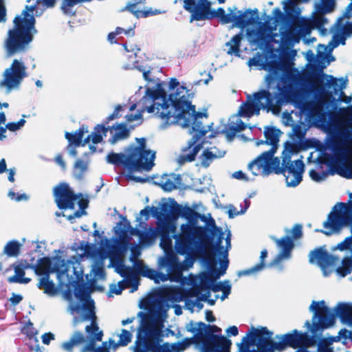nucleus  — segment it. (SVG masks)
I'll return each instance as SVG.
<instances>
[{
  "label": "nucleus",
  "mask_w": 352,
  "mask_h": 352,
  "mask_svg": "<svg viewBox=\"0 0 352 352\" xmlns=\"http://www.w3.org/2000/svg\"><path fill=\"white\" fill-rule=\"evenodd\" d=\"M164 12H165L164 10L161 11L157 9L153 10L151 8H146L144 7V12H143L142 17H147L150 15H156V14H162Z\"/></svg>",
  "instance_id": "56"
},
{
  "label": "nucleus",
  "mask_w": 352,
  "mask_h": 352,
  "mask_svg": "<svg viewBox=\"0 0 352 352\" xmlns=\"http://www.w3.org/2000/svg\"><path fill=\"white\" fill-rule=\"evenodd\" d=\"M265 140H261L256 142V145L259 146L264 143L271 146L270 150H272L276 153L279 142V138L282 134V132L275 126H266L263 130Z\"/></svg>",
  "instance_id": "27"
},
{
  "label": "nucleus",
  "mask_w": 352,
  "mask_h": 352,
  "mask_svg": "<svg viewBox=\"0 0 352 352\" xmlns=\"http://www.w3.org/2000/svg\"><path fill=\"white\" fill-rule=\"evenodd\" d=\"M74 296L76 301L68 298L69 306L68 311L73 314L74 312L80 314V317H75L73 320L74 326L78 323L91 320L90 324L87 325L85 331L87 333V344L81 349L80 352H109L106 342H103L100 346L96 347L97 342L102 341L103 333L100 329L96 322L95 312V303L91 298L89 289L85 285H80L75 289Z\"/></svg>",
  "instance_id": "7"
},
{
  "label": "nucleus",
  "mask_w": 352,
  "mask_h": 352,
  "mask_svg": "<svg viewBox=\"0 0 352 352\" xmlns=\"http://www.w3.org/2000/svg\"><path fill=\"white\" fill-rule=\"evenodd\" d=\"M305 133L306 129L302 123L294 124L292 125V130L289 136L293 141H300L305 137Z\"/></svg>",
  "instance_id": "40"
},
{
  "label": "nucleus",
  "mask_w": 352,
  "mask_h": 352,
  "mask_svg": "<svg viewBox=\"0 0 352 352\" xmlns=\"http://www.w3.org/2000/svg\"><path fill=\"white\" fill-rule=\"evenodd\" d=\"M329 133L331 135L327 144L332 153L331 162L336 166L344 164L352 153V126L333 124Z\"/></svg>",
  "instance_id": "14"
},
{
  "label": "nucleus",
  "mask_w": 352,
  "mask_h": 352,
  "mask_svg": "<svg viewBox=\"0 0 352 352\" xmlns=\"http://www.w3.org/2000/svg\"><path fill=\"white\" fill-rule=\"evenodd\" d=\"M261 271H263L262 264H256L249 269L238 271L236 274L239 277L244 276H256Z\"/></svg>",
  "instance_id": "45"
},
{
  "label": "nucleus",
  "mask_w": 352,
  "mask_h": 352,
  "mask_svg": "<svg viewBox=\"0 0 352 352\" xmlns=\"http://www.w3.org/2000/svg\"><path fill=\"white\" fill-rule=\"evenodd\" d=\"M123 106L118 104L115 107L114 111L107 118V121H111L118 117L120 111L122 110Z\"/></svg>",
  "instance_id": "58"
},
{
  "label": "nucleus",
  "mask_w": 352,
  "mask_h": 352,
  "mask_svg": "<svg viewBox=\"0 0 352 352\" xmlns=\"http://www.w3.org/2000/svg\"><path fill=\"white\" fill-rule=\"evenodd\" d=\"M248 334H252L257 338L256 345L258 352H274L275 351L280 352L287 346H299L307 338L305 334H302L300 331L294 329L290 333L277 335L276 339L278 341L273 340H272L273 333L265 327H261L259 329L252 327Z\"/></svg>",
  "instance_id": "12"
},
{
  "label": "nucleus",
  "mask_w": 352,
  "mask_h": 352,
  "mask_svg": "<svg viewBox=\"0 0 352 352\" xmlns=\"http://www.w3.org/2000/svg\"><path fill=\"white\" fill-rule=\"evenodd\" d=\"M220 297L221 296L219 294H215L212 298L210 294V291H208L207 292L201 294V300L207 302L210 305H214L216 300L218 298H220Z\"/></svg>",
  "instance_id": "49"
},
{
  "label": "nucleus",
  "mask_w": 352,
  "mask_h": 352,
  "mask_svg": "<svg viewBox=\"0 0 352 352\" xmlns=\"http://www.w3.org/2000/svg\"><path fill=\"white\" fill-rule=\"evenodd\" d=\"M116 272L124 278L122 280L123 283L126 288H131V292H134L138 288L140 285V278L138 275H140L135 269V264L133 267L126 266L120 261L116 266Z\"/></svg>",
  "instance_id": "26"
},
{
  "label": "nucleus",
  "mask_w": 352,
  "mask_h": 352,
  "mask_svg": "<svg viewBox=\"0 0 352 352\" xmlns=\"http://www.w3.org/2000/svg\"><path fill=\"white\" fill-rule=\"evenodd\" d=\"M125 289L123 281H119L117 284H111L109 287V292L113 294L119 295Z\"/></svg>",
  "instance_id": "51"
},
{
  "label": "nucleus",
  "mask_w": 352,
  "mask_h": 352,
  "mask_svg": "<svg viewBox=\"0 0 352 352\" xmlns=\"http://www.w3.org/2000/svg\"><path fill=\"white\" fill-rule=\"evenodd\" d=\"M31 0H27L30 2ZM36 5L25 6L20 15L15 16L13 23L14 28L8 32L4 47L8 56L25 52L32 41L34 35L37 32L34 25V12L40 16L43 10L38 12V6L43 5L46 8L53 7L55 0H36Z\"/></svg>",
  "instance_id": "8"
},
{
  "label": "nucleus",
  "mask_w": 352,
  "mask_h": 352,
  "mask_svg": "<svg viewBox=\"0 0 352 352\" xmlns=\"http://www.w3.org/2000/svg\"><path fill=\"white\" fill-rule=\"evenodd\" d=\"M81 344H87V336L85 337L81 332L76 331L69 340L61 344V348L66 352H73L74 348Z\"/></svg>",
  "instance_id": "31"
},
{
  "label": "nucleus",
  "mask_w": 352,
  "mask_h": 352,
  "mask_svg": "<svg viewBox=\"0 0 352 352\" xmlns=\"http://www.w3.org/2000/svg\"><path fill=\"white\" fill-rule=\"evenodd\" d=\"M5 172H7L8 173V179L9 182H14V175L16 174V168L14 167L13 168H10L9 169H8L6 168V170Z\"/></svg>",
  "instance_id": "63"
},
{
  "label": "nucleus",
  "mask_w": 352,
  "mask_h": 352,
  "mask_svg": "<svg viewBox=\"0 0 352 352\" xmlns=\"http://www.w3.org/2000/svg\"><path fill=\"white\" fill-rule=\"evenodd\" d=\"M25 123L26 120L24 118H21L17 122H10L6 123L5 128H0V141H3L7 139V130L11 132H16L21 130Z\"/></svg>",
  "instance_id": "35"
},
{
  "label": "nucleus",
  "mask_w": 352,
  "mask_h": 352,
  "mask_svg": "<svg viewBox=\"0 0 352 352\" xmlns=\"http://www.w3.org/2000/svg\"><path fill=\"white\" fill-rule=\"evenodd\" d=\"M274 154L272 150L264 151L248 164V170L251 171L253 176L266 177L271 173H276L278 157H275Z\"/></svg>",
  "instance_id": "22"
},
{
  "label": "nucleus",
  "mask_w": 352,
  "mask_h": 352,
  "mask_svg": "<svg viewBox=\"0 0 352 352\" xmlns=\"http://www.w3.org/2000/svg\"><path fill=\"white\" fill-rule=\"evenodd\" d=\"M25 272L24 270L19 265L15 267L14 274L12 276L8 277V280L9 283H28L31 279L29 278L24 277Z\"/></svg>",
  "instance_id": "39"
},
{
  "label": "nucleus",
  "mask_w": 352,
  "mask_h": 352,
  "mask_svg": "<svg viewBox=\"0 0 352 352\" xmlns=\"http://www.w3.org/2000/svg\"><path fill=\"white\" fill-rule=\"evenodd\" d=\"M156 152L146 148L145 138H136V142L124 149V153H111L107 161L112 164H122L132 171H149L154 166Z\"/></svg>",
  "instance_id": "11"
},
{
  "label": "nucleus",
  "mask_w": 352,
  "mask_h": 352,
  "mask_svg": "<svg viewBox=\"0 0 352 352\" xmlns=\"http://www.w3.org/2000/svg\"><path fill=\"white\" fill-rule=\"evenodd\" d=\"M22 299L23 297L20 294L12 293V296L10 298V300L13 305H16L19 304L22 300Z\"/></svg>",
  "instance_id": "62"
},
{
  "label": "nucleus",
  "mask_w": 352,
  "mask_h": 352,
  "mask_svg": "<svg viewBox=\"0 0 352 352\" xmlns=\"http://www.w3.org/2000/svg\"><path fill=\"white\" fill-rule=\"evenodd\" d=\"M333 34L330 43V50H333L340 44L345 45L347 36H352V1L346 8L342 17L331 28Z\"/></svg>",
  "instance_id": "20"
},
{
  "label": "nucleus",
  "mask_w": 352,
  "mask_h": 352,
  "mask_svg": "<svg viewBox=\"0 0 352 352\" xmlns=\"http://www.w3.org/2000/svg\"><path fill=\"white\" fill-rule=\"evenodd\" d=\"M220 297L221 296L219 294H215L212 298L210 294V291H208L207 292L201 294V300L207 302L210 305H214L216 300L218 298H220Z\"/></svg>",
  "instance_id": "50"
},
{
  "label": "nucleus",
  "mask_w": 352,
  "mask_h": 352,
  "mask_svg": "<svg viewBox=\"0 0 352 352\" xmlns=\"http://www.w3.org/2000/svg\"><path fill=\"white\" fill-rule=\"evenodd\" d=\"M188 292L181 287H170L166 292V298L171 302H186Z\"/></svg>",
  "instance_id": "32"
},
{
  "label": "nucleus",
  "mask_w": 352,
  "mask_h": 352,
  "mask_svg": "<svg viewBox=\"0 0 352 352\" xmlns=\"http://www.w3.org/2000/svg\"><path fill=\"white\" fill-rule=\"evenodd\" d=\"M286 234L278 239L274 236H270V239L276 243L279 249V253L268 265V267H274L278 272L284 270L283 261L289 260L292 257V251L294 247V241L299 239L302 235V226L295 224L292 229L285 230ZM267 256V250H263L260 255V262L258 264H262L263 270L267 267L265 260Z\"/></svg>",
  "instance_id": "15"
},
{
  "label": "nucleus",
  "mask_w": 352,
  "mask_h": 352,
  "mask_svg": "<svg viewBox=\"0 0 352 352\" xmlns=\"http://www.w3.org/2000/svg\"><path fill=\"white\" fill-rule=\"evenodd\" d=\"M91 275L95 280H103L105 278V272L102 261L95 263L91 270Z\"/></svg>",
  "instance_id": "42"
},
{
  "label": "nucleus",
  "mask_w": 352,
  "mask_h": 352,
  "mask_svg": "<svg viewBox=\"0 0 352 352\" xmlns=\"http://www.w3.org/2000/svg\"><path fill=\"white\" fill-rule=\"evenodd\" d=\"M54 196L60 209H74L76 204L78 206L79 210L67 216V219L72 221L86 214L85 209L89 204L87 197H84L82 193L74 194L68 184L63 183L56 186L54 188Z\"/></svg>",
  "instance_id": "16"
},
{
  "label": "nucleus",
  "mask_w": 352,
  "mask_h": 352,
  "mask_svg": "<svg viewBox=\"0 0 352 352\" xmlns=\"http://www.w3.org/2000/svg\"><path fill=\"white\" fill-rule=\"evenodd\" d=\"M169 307L164 299L159 298L150 304L148 311L138 313L136 340L131 346L133 352H184L190 346V338L173 343L164 342V322Z\"/></svg>",
  "instance_id": "3"
},
{
  "label": "nucleus",
  "mask_w": 352,
  "mask_h": 352,
  "mask_svg": "<svg viewBox=\"0 0 352 352\" xmlns=\"http://www.w3.org/2000/svg\"><path fill=\"white\" fill-rule=\"evenodd\" d=\"M146 0H131L128 1L126 6L122 8V11H128L133 14L137 19L142 17L144 8L142 6L145 3Z\"/></svg>",
  "instance_id": "33"
},
{
  "label": "nucleus",
  "mask_w": 352,
  "mask_h": 352,
  "mask_svg": "<svg viewBox=\"0 0 352 352\" xmlns=\"http://www.w3.org/2000/svg\"><path fill=\"white\" fill-rule=\"evenodd\" d=\"M105 128L107 129V133L109 131L112 136L109 140V142L111 144H115L118 142L126 139L129 136V131L124 123L117 124L111 127Z\"/></svg>",
  "instance_id": "30"
},
{
  "label": "nucleus",
  "mask_w": 352,
  "mask_h": 352,
  "mask_svg": "<svg viewBox=\"0 0 352 352\" xmlns=\"http://www.w3.org/2000/svg\"><path fill=\"white\" fill-rule=\"evenodd\" d=\"M231 248V232L228 231L225 238V246L223 241L204 245L202 250L181 254L186 257H195V262L201 259L207 270L198 275L190 274L187 277L186 285L195 287L197 292L203 294L212 291L217 279L224 275L228 267V252Z\"/></svg>",
  "instance_id": "5"
},
{
  "label": "nucleus",
  "mask_w": 352,
  "mask_h": 352,
  "mask_svg": "<svg viewBox=\"0 0 352 352\" xmlns=\"http://www.w3.org/2000/svg\"><path fill=\"white\" fill-rule=\"evenodd\" d=\"M336 7V0H316L314 10L309 17L298 19L289 28H283L281 31L282 47L291 49L300 42V37L317 29L322 36H326L328 30L324 25L328 19L324 14L332 12Z\"/></svg>",
  "instance_id": "9"
},
{
  "label": "nucleus",
  "mask_w": 352,
  "mask_h": 352,
  "mask_svg": "<svg viewBox=\"0 0 352 352\" xmlns=\"http://www.w3.org/2000/svg\"><path fill=\"white\" fill-rule=\"evenodd\" d=\"M299 146L294 142H286L281 155V161L278 159L276 174H282L285 177L287 186L296 187L302 180V174L305 170V164L302 156L292 160L298 156Z\"/></svg>",
  "instance_id": "13"
},
{
  "label": "nucleus",
  "mask_w": 352,
  "mask_h": 352,
  "mask_svg": "<svg viewBox=\"0 0 352 352\" xmlns=\"http://www.w3.org/2000/svg\"><path fill=\"white\" fill-rule=\"evenodd\" d=\"M201 301H203L201 300V298L200 299L190 298L188 296L185 302V308L190 311L191 312H193L195 309H197V311H199L204 307Z\"/></svg>",
  "instance_id": "43"
},
{
  "label": "nucleus",
  "mask_w": 352,
  "mask_h": 352,
  "mask_svg": "<svg viewBox=\"0 0 352 352\" xmlns=\"http://www.w3.org/2000/svg\"><path fill=\"white\" fill-rule=\"evenodd\" d=\"M42 342L45 344H49L51 340L55 339V336L52 333H45L41 336Z\"/></svg>",
  "instance_id": "59"
},
{
  "label": "nucleus",
  "mask_w": 352,
  "mask_h": 352,
  "mask_svg": "<svg viewBox=\"0 0 352 352\" xmlns=\"http://www.w3.org/2000/svg\"><path fill=\"white\" fill-rule=\"evenodd\" d=\"M6 21V10L2 0H0V22L4 23Z\"/></svg>",
  "instance_id": "61"
},
{
  "label": "nucleus",
  "mask_w": 352,
  "mask_h": 352,
  "mask_svg": "<svg viewBox=\"0 0 352 352\" xmlns=\"http://www.w3.org/2000/svg\"><path fill=\"white\" fill-rule=\"evenodd\" d=\"M309 261L311 264L318 265L322 272L324 276H328L331 272L333 267L340 262L338 256L329 254L324 248H319L310 252L309 254Z\"/></svg>",
  "instance_id": "24"
},
{
  "label": "nucleus",
  "mask_w": 352,
  "mask_h": 352,
  "mask_svg": "<svg viewBox=\"0 0 352 352\" xmlns=\"http://www.w3.org/2000/svg\"><path fill=\"white\" fill-rule=\"evenodd\" d=\"M142 118V113L138 111L135 113H131L126 116V119L128 122H133L135 120H140Z\"/></svg>",
  "instance_id": "60"
},
{
  "label": "nucleus",
  "mask_w": 352,
  "mask_h": 352,
  "mask_svg": "<svg viewBox=\"0 0 352 352\" xmlns=\"http://www.w3.org/2000/svg\"><path fill=\"white\" fill-rule=\"evenodd\" d=\"M276 31V25L272 26L267 23H263L254 30H248L247 36L251 43L263 45L273 41L277 36Z\"/></svg>",
  "instance_id": "25"
},
{
  "label": "nucleus",
  "mask_w": 352,
  "mask_h": 352,
  "mask_svg": "<svg viewBox=\"0 0 352 352\" xmlns=\"http://www.w3.org/2000/svg\"><path fill=\"white\" fill-rule=\"evenodd\" d=\"M322 338L324 340H322V341L320 342H317V344H318V347H317V350L316 352H331V351H332V350L330 349L324 344L326 342L333 341V338L332 337L329 336V335L328 333H327L325 335L322 334Z\"/></svg>",
  "instance_id": "46"
},
{
  "label": "nucleus",
  "mask_w": 352,
  "mask_h": 352,
  "mask_svg": "<svg viewBox=\"0 0 352 352\" xmlns=\"http://www.w3.org/2000/svg\"><path fill=\"white\" fill-rule=\"evenodd\" d=\"M1 76L0 91L9 95L20 89L23 79L28 76L27 67L21 59H14L11 65L3 71Z\"/></svg>",
  "instance_id": "17"
},
{
  "label": "nucleus",
  "mask_w": 352,
  "mask_h": 352,
  "mask_svg": "<svg viewBox=\"0 0 352 352\" xmlns=\"http://www.w3.org/2000/svg\"><path fill=\"white\" fill-rule=\"evenodd\" d=\"M122 67L124 69H137L142 72L145 80L153 85L148 86L140 102L142 104V111L155 113L162 120L160 129H165L172 124H178L184 128L191 126L189 133L192 137L188 140L183 153L178 157V164H183L194 161L201 149H203V152L199 156L200 164L204 168L208 167L214 160L225 155L226 152L224 150H220L216 146H204L206 142L202 139L206 134L211 131L209 138H213L216 133L212 131V123L207 126L203 125L200 119L206 118L207 113L196 111L195 106L191 104L188 91L186 87H178L166 98L165 88L167 83L157 78H150V69L138 66L136 62L125 63Z\"/></svg>",
  "instance_id": "1"
},
{
  "label": "nucleus",
  "mask_w": 352,
  "mask_h": 352,
  "mask_svg": "<svg viewBox=\"0 0 352 352\" xmlns=\"http://www.w3.org/2000/svg\"><path fill=\"white\" fill-rule=\"evenodd\" d=\"M212 333H209L199 340L201 344V352H229L231 340L223 336L216 335L221 331L217 326H212Z\"/></svg>",
  "instance_id": "23"
},
{
  "label": "nucleus",
  "mask_w": 352,
  "mask_h": 352,
  "mask_svg": "<svg viewBox=\"0 0 352 352\" xmlns=\"http://www.w3.org/2000/svg\"><path fill=\"white\" fill-rule=\"evenodd\" d=\"M228 13L224 11L221 19V23L228 24L233 23V26L241 29L254 24L259 19L258 10L254 9L238 10L236 6L229 7Z\"/></svg>",
  "instance_id": "21"
},
{
  "label": "nucleus",
  "mask_w": 352,
  "mask_h": 352,
  "mask_svg": "<svg viewBox=\"0 0 352 352\" xmlns=\"http://www.w3.org/2000/svg\"><path fill=\"white\" fill-rule=\"evenodd\" d=\"M182 179L179 175L175 173L163 174L156 177L155 183L165 191H171L181 184Z\"/></svg>",
  "instance_id": "28"
},
{
  "label": "nucleus",
  "mask_w": 352,
  "mask_h": 352,
  "mask_svg": "<svg viewBox=\"0 0 352 352\" xmlns=\"http://www.w3.org/2000/svg\"><path fill=\"white\" fill-rule=\"evenodd\" d=\"M232 177H234L236 179L243 180V181H245V182H249V181L253 180V178L248 177L247 175L241 170H238V171H235L234 173H233Z\"/></svg>",
  "instance_id": "57"
},
{
  "label": "nucleus",
  "mask_w": 352,
  "mask_h": 352,
  "mask_svg": "<svg viewBox=\"0 0 352 352\" xmlns=\"http://www.w3.org/2000/svg\"><path fill=\"white\" fill-rule=\"evenodd\" d=\"M135 328L133 326H131L129 330L126 329H121L120 332L117 333L118 337V344L119 346H126L131 342L133 338V333Z\"/></svg>",
  "instance_id": "38"
},
{
  "label": "nucleus",
  "mask_w": 352,
  "mask_h": 352,
  "mask_svg": "<svg viewBox=\"0 0 352 352\" xmlns=\"http://www.w3.org/2000/svg\"><path fill=\"white\" fill-rule=\"evenodd\" d=\"M180 214L187 220L182 223L179 230L173 234L175 250L178 254L190 253L196 250H202L204 245L223 241L226 237L228 228L223 230L216 225L211 217L208 219L201 215L195 208L184 206L180 209Z\"/></svg>",
  "instance_id": "4"
},
{
  "label": "nucleus",
  "mask_w": 352,
  "mask_h": 352,
  "mask_svg": "<svg viewBox=\"0 0 352 352\" xmlns=\"http://www.w3.org/2000/svg\"><path fill=\"white\" fill-rule=\"evenodd\" d=\"M327 81L329 87H338L340 90L346 88L348 82L346 78H341L340 79L334 78L332 76H328Z\"/></svg>",
  "instance_id": "44"
},
{
  "label": "nucleus",
  "mask_w": 352,
  "mask_h": 352,
  "mask_svg": "<svg viewBox=\"0 0 352 352\" xmlns=\"http://www.w3.org/2000/svg\"><path fill=\"white\" fill-rule=\"evenodd\" d=\"M228 209V214L230 219H233L236 216L245 213V209H241L240 211H237L236 208L232 205H229Z\"/></svg>",
  "instance_id": "54"
},
{
  "label": "nucleus",
  "mask_w": 352,
  "mask_h": 352,
  "mask_svg": "<svg viewBox=\"0 0 352 352\" xmlns=\"http://www.w3.org/2000/svg\"><path fill=\"white\" fill-rule=\"evenodd\" d=\"M242 39L240 34L235 35L230 41L226 43L227 49L226 50L228 54H234L236 56H240L239 46Z\"/></svg>",
  "instance_id": "37"
},
{
  "label": "nucleus",
  "mask_w": 352,
  "mask_h": 352,
  "mask_svg": "<svg viewBox=\"0 0 352 352\" xmlns=\"http://www.w3.org/2000/svg\"><path fill=\"white\" fill-rule=\"evenodd\" d=\"M8 197L11 200H14L16 202H19L21 201H28L29 199V197L26 194L23 193V194L16 195V193L12 190H10L8 191Z\"/></svg>",
  "instance_id": "52"
},
{
  "label": "nucleus",
  "mask_w": 352,
  "mask_h": 352,
  "mask_svg": "<svg viewBox=\"0 0 352 352\" xmlns=\"http://www.w3.org/2000/svg\"><path fill=\"white\" fill-rule=\"evenodd\" d=\"M309 174L312 180L320 182L325 179L327 174L324 172L318 173L316 170L311 169L309 171Z\"/></svg>",
  "instance_id": "48"
},
{
  "label": "nucleus",
  "mask_w": 352,
  "mask_h": 352,
  "mask_svg": "<svg viewBox=\"0 0 352 352\" xmlns=\"http://www.w3.org/2000/svg\"><path fill=\"white\" fill-rule=\"evenodd\" d=\"M107 129L104 125H97L94 131L91 134L88 135L84 140L83 136L85 133H89V128L87 126L82 125L79 129L76 130L73 133L65 132V138L73 144L75 146H79L80 145L85 146L90 142L93 144H89V150L93 153L96 152V147L94 144H96L102 142L103 137L107 136Z\"/></svg>",
  "instance_id": "19"
},
{
  "label": "nucleus",
  "mask_w": 352,
  "mask_h": 352,
  "mask_svg": "<svg viewBox=\"0 0 352 352\" xmlns=\"http://www.w3.org/2000/svg\"><path fill=\"white\" fill-rule=\"evenodd\" d=\"M333 50H330V43L325 45L319 44L317 47V53L319 57H322L324 55H329L331 54Z\"/></svg>",
  "instance_id": "53"
},
{
  "label": "nucleus",
  "mask_w": 352,
  "mask_h": 352,
  "mask_svg": "<svg viewBox=\"0 0 352 352\" xmlns=\"http://www.w3.org/2000/svg\"><path fill=\"white\" fill-rule=\"evenodd\" d=\"M149 217V206H146L138 214L136 221L142 222V221H146L148 219Z\"/></svg>",
  "instance_id": "55"
},
{
  "label": "nucleus",
  "mask_w": 352,
  "mask_h": 352,
  "mask_svg": "<svg viewBox=\"0 0 352 352\" xmlns=\"http://www.w3.org/2000/svg\"><path fill=\"white\" fill-rule=\"evenodd\" d=\"M25 239H22V243L16 240L9 241L3 248V253L9 257H16L19 256L21 248L23 245Z\"/></svg>",
  "instance_id": "34"
},
{
  "label": "nucleus",
  "mask_w": 352,
  "mask_h": 352,
  "mask_svg": "<svg viewBox=\"0 0 352 352\" xmlns=\"http://www.w3.org/2000/svg\"><path fill=\"white\" fill-rule=\"evenodd\" d=\"M206 327V324L204 322H190L186 325V330L193 333H199Z\"/></svg>",
  "instance_id": "47"
},
{
  "label": "nucleus",
  "mask_w": 352,
  "mask_h": 352,
  "mask_svg": "<svg viewBox=\"0 0 352 352\" xmlns=\"http://www.w3.org/2000/svg\"><path fill=\"white\" fill-rule=\"evenodd\" d=\"M31 268L36 274L43 276L38 279L37 287L50 296L57 294V289L50 279V274H56L58 285L61 287L72 285L76 280L83 278V270L76 256L67 261L59 257H43L38 260L37 265L31 266Z\"/></svg>",
  "instance_id": "6"
},
{
  "label": "nucleus",
  "mask_w": 352,
  "mask_h": 352,
  "mask_svg": "<svg viewBox=\"0 0 352 352\" xmlns=\"http://www.w3.org/2000/svg\"><path fill=\"white\" fill-rule=\"evenodd\" d=\"M300 2L297 0H284L282 2V4L283 5V9L285 11V12L291 16H295L296 19L292 21V23H285L283 24V25L280 29V34H281V31L283 28H290L294 23L298 20V19L301 18L302 16H299V15L301 13V10L298 6V3Z\"/></svg>",
  "instance_id": "29"
},
{
  "label": "nucleus",
  "mask_w": 352,
  "mask_h": 352,
  "mask_svg": "<svg viewBox=\"0 0 352 352\" xmlns=\"http://www.w3.org/2000/svg\"><path fill=\"white\" fill-rule=\"evenodd\" d=\"M149 214L158 220L156 232L160 237V247L163 250H170L173 245L170 234L175 233L177 228L176 218L155 206L149 207Z\"/></svg>",
  "instance_id": "18"
},
{
  "label": "nucleus",
  "mask_w": 352,
  "mask_h": 352,
  "mask_svg": "<svg viewBox=\"0 0 352 352\" xmlns=\"http://www.w3.org/2000/svg\"><path fill=\"white\" fill-rule=\"evenodd\" d=\"M282 70L280 77L282 88L278 87L272 93L262 90L252 96L248 95L246 102L240 106L238 113L230 116L226 131H221L226 133L229 140L234 137L236 132L246 128L241 117L249 118L258 115L262 109L278 113L281 106L287 101L293 103L309 119L318 122L325 121L324 100L322 98L307 100V92L315 87L311 72L300 71L294 67V63L284 64Z\"/></svg>",
  "instance_id": "2"
},
{
  "label": "nucleus",
  "mask_w": 352,
  "mask_h": 352,
  "mask_svg": "<svg viewBox=\"0 0 352 352\" xmlns=\"http://www.w3.org/2000/svg\"><path fill=\"white\" fill-rule=\"evenodd\" d=\"M87 169V164L82 161V160H77L74 164V177L78 180L82 179L83 178L84 173L86 172Z\"/></svg>",
  "instance_id": "41"
},
{
  "label": "nucleus",
  "mask_w": 352,
  "mask_h": 352,
  "mask_svg": "<svg viewBox=\"0 0 352 352\" xmlns=\"http://www.w3.org/2000/svg\"><path fill=\"white\" fill-rule=\"evenodd\" d=\"M166 256L159 259V265L165 268L166 274L151 269L141 260L135 261V270L142 276L154 280L155 283L170 280L182 285H186L187 277L183 276V272L193 267L195 257H186L181 262L179 257L173 252V247L168 251L164 250Z\"/></svg>",
  "instance_id": "10"
},
{
  "label": "nucleus",
  "mask_w": 352,
  "mask_h": 352,
  "mask_svg": "<svg viewBox=\"0 0 352 352\" xmlns=\"http://www.w3.org/2000/svg\"><path fill=\"white\" fill-rule=\"evenodd\" d=\"M265 82L267 85V88L270 89L271 85L274 83L275 80V74H268L265 78Z\"/></svg>",
  "instance_id": "64"
},
{
  "label": "nucleus",
  "mask_w": 352,
  "mask_h": 352,
  "mask_svg": "<svg viewBox=\"0 0 352 352\" xmlns=\"http://www.w3.org/2000/svg\"><path fill=\"white\" fill-rule=\"evenodd\" d=\"M232 285L229 280H225L223 281L216 282L214 283V287L212 288V292H222V295L220 298L221 301H223L226 298H228L229 294L231 292Z\"/></svg>",
  "instance_id": "36"
}]
</instances>
